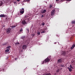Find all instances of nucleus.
Here are the masks:
<instances>
[{"mask_svg":"<svg viewBox=\"0 0 75 75\" xmlns=\"http://www.w3.org/2000/svg\"><path fill=\"white\" fill-rule=\"evenodd\" d=\"M51 59V56H50L49 57H48L47 58L45 59V60L43 61V62H42L41 64H43L44 63H47V62H50Z\"/></svg>","mask_w":75,"mask_h":75,"instance_id":"1","label":"nucleus"},{"mask_svg":"<svg viewBox=\"0 0 75 75\" xmlns=\"http://www.w3.org/2000/svg\"><path fill=\"white\" fill-rule=\"evenodd\" d=\"M0 17H1V18L2 17H6V21L7 22H8V21H10V18H8L7 20V16L6 15L1 14L0 15Z\"/></svg>","mask_w":75,"mask_h":75,"instance_id":"2","label":"nucleus"},{"mask_svg":"<svg viewBox=\"0 0 75 75\" xmlns=\"http://www.w3.org/2000/svg\"><path fill=\"white\" fill-rule=\"evenodd\" d=\"M21 10L20 11V14H23L24 13V9L22 8Z\"/></svg>","mask_w":75,"mask_h":75,"instance_id":"3","label":"nucleus"},{"mask_svg":"<svg viewBox=\"0 0 75 75\" xmlns=\"http://www.w3.org/2000/svg\"><path fill=\"white\" fill-rule=\"evenodd\" d=\"M11 31V28H8L6 30V33L7 34H9L10 33V31Z\"/></svg>","mask_w":75,"mask_h":75,"instance_id":"4","label":"nucleus"},{"mask_svg":"<svg viewBox=\"0 0 75 75\" xmlns=\"http://www.w3.org/2000/svg\"><path fill=\"white\" fill-rule=\"evenodd\" d=\"M55 10L54 9L53 10H52L51 13V16H53L54 15V14H55Z\"/></svg>","mask_w":75,"mask_h":75,"instance_id":"5","label":"nucleus"},{"mask_svg":"<svg viewBox=\"0 0 75 75\" xmlns=\"http://www.w3.org/2000/svg\"><path fill=\"white\" fill-rule=\"evenodd\" d=\"M22 48L23 50H25L27 48V45H23L22 47Z\"/></svg>","mask_w":75,"mask_h":75,"instance_id":"6","label":"nucleus"},{"mask_svg":"<svg viewBox=\"0 0 75 75\" xmlns=\"http://www.w3.org/2000/svg\"><path fill=\"white\" fill-rule=\"evenodd\" d=\"M22 24H27V23L24 20L22 21Z\"/></svg>","mask_w":75,"mask_h":75,"instance_id":"7","label":"nucleus"},{"mask_svg":"<svg viewBox=\"0 0 75 75\" xmlns=\"http://www.w3.org/2000/svg\"><path fill=\"white\" fill-rule=\"evenodd\" d=\"M75 47V45L74 44H73L72 45V46L71 47V50H72L73 49H74V47Z\"/></svg>","mask_w":75,"mask_h":75,"instance_id":"8","label":"nucleus"},{"mask_svg":"<svg viewBox=\"0 0 75 75\" xmlns=\"http://www.w3.org/2000/svg\"><path fill=\"white\" fill-rule=\"evenodd\" d=\"M67 68L69 69V72H71V71H72V69L69 67H68Z\"/></svg>","mask_w":75,"mask_h":75,"instance_id":"9","label":"nucleus"},{"mask_svg":"<svg viewBox=\"0 0 75 75\" xmlns=\"http://www.w3.org/2000/svg\"><path fill=\"white\" fill-rule=\"evenodd\" d=\"M62 69V68H61V69H58L57 70V72H59V71H60V70H61V69Z\"/></svg>","mask_w":75,"mask_h":75,"instance_id":"10","label":"nucleus"},{"mask_svg":"<svg viewBox=\"0 0 75 75\" xmlns=\"http://www.w3.org/2000/svg\"><path fill=\"white\" fill-rule=\"evenodd\" d=\"M62 54L63 55H65V54H66V52L63 51Z\"/></svg>","mask_w":75,"mask_h":75,"instance_id":"11","label":"nucleus"},{"mask_svg":"<svg viewBox=\"0 0 75 75\" xmlns=\"http://www.w3.org/2000/svg\"><path fill=\"white\" fill-rule=\"evenodd\" d=\"M3 2L2 1H0V7H1L2 5H3Z\"/></svg>","mask_w":75,"mask_h":75,"instance_id":"12","label":"nucleus"},{"mask_svg":"<svg viewBox=\"0 0 75 75\" xmlns=\"http://www.w3.org/2000/svg\"><path fill=\"white\" fill-rule=\"evenodd\" d=\"M62 61V60H61V59H59V60H58L57 62L58 63H60V62H61Z\"/></svg>","mask_w":75,"mask_h":75,"instance_id":"13","label":"nucleus"},{"mask_svg":"<svg viewBox=\"0 0 75 75\" xmlns=\"http://www.w3.org/2000/svg\"><path fill=\"white\" fill-rule=\"evenodd\" d=\"M46 12V10H44L43 11H42L41 13H45Z\"/></svg>","mask_w":75,"mask_h":75,"instance_id":"14","label":"nucleus"},{"mask_svg":"<svg viewBox=\"0 0 75 75\" xmlns=\"http://www.w3.org/2000/svg\"><path fill=\"white\" fill-rule=\"evenodd\" d=\"M7 44V42H6L5 43L3 44L2 45H6Z\"/></svg>","mask_w":75,"mask_h":75,"instance_id":"15","label":"nucleus"},{"mask_svg":"<svg viewBox=\"0 0 75 75\" xmlns=\"http://www.w3.org/2000/svg\"><path fill=\"white\" fill-rule=\"evenodd\" d=\"M71 23L72 24H75V21H71Z\"/></svg>","mask_w":75,"mask_h":75,"instance_id":"16","label":"nucleus"},{"mask_svg":"<svg viewBox=\"0 0 75 75\" xmlns=\"http://www.w3.org/2000/svg\"><path fill=\"white\" fill-rule=\"evenodd\" d=\"M60 66L61 67H64V64H61L60 65Z\"/></svg>","mask_w":75,"mask_h":75,"instance_id":"17","label":"nucleus"},{"mask_svg":"<svg viewBox=\"0 0 75 75\" xmlns=\"http://www.w3.org/2000/svg\"><path fill=\"white\" fill-rule=\"evenodd\" d=\"M10 48H11V46H9L7 47L6 49H10Z\"/></svg>","mask_w":75,"mask_h":75,"instance_id":"18","label":"nucleus"},{"mask_svg":"<svg viewBox=\"0 0 75 75\" xmlns=\"http://www.w3.org/2000/svg\"><path fill=\"white\" fill-rule=\"evenodd\" d=\"M9 51V49H7L5 50V52H8Z\"/></svg>","mask_w":75,"mask_h":75,"instance_id":"19","label":"nucleus"},{"mask_svg":"<svg viewBox=\"0 0 75 75\" xmlns=\"http://www.w3.org/2000/svg\"><path fill=\"white\" fill-rule=\"evenodd\" d=\"M25 38V36H23L21 37V39H24V38Z\"/></svg>","mask_w":75,"mask_h":75,"instance_id":"20","label":"nucleus"},{"mask_svg":"<svg viewBox=\"0 0 75 75\" xmlns=\"http://www.w3.org/2000/svg\"><path fill=\"white\" fill-rule=\"evenodd\" d=\"M23 31V28H21L20 30V32H21V31Z\"/></svg>","mask_w":75,"mask_h":75,"instance_id":"21","label":"nucleus"},{"mask_svg":"<svg viewBox=\"0 0 75 75\" xmlns=\"http://www.w3.org/2000/svg\"><path fill=\"white\" fill-rule=\"evenodd\" d=\"M11 27L12 28H15V27H16V25H14V26H11Z\"/></svg>","mask_w":75,"mask_h":75,"instance_id":"22","label":"nucleus"},{"mask_svg":"<svg viewBox=\"0 0 75 75\" xmlns=\"http://www.w3.org/2000/svg\"><path fill=\"white\" fill-rule=\"evenodd\" d=\"M42 25H45V23H42Z\"/></svg>","mask_w":75,"mask_h":75,"instance_id":"23","label":"nucleus"},{"mask_svg":"<svg viewBox=\"0 0 75 75\" xmlns=\"http://www.w3.org/2000/svg\"><path fill=\"white\" fill-rule=\"evenodd\" d=\"M70 67L72 69H74V68L72 67V65H70Z\"/></svg>","mask_w":75,"mask_h":75,"instance_id":"24","label":"nucleus"},{"mask_svg":"<svg viewBox=\"0 0 75 75\" xmlns=\"http://www.w3.org/2000/svg\"><path fill=\"white\" fill-rule=\"evenodd\" d=\"M37 34H38V35H40V32H38L37 33Z\"/></svg>","mask_w":75,"mask_h":75,"instance_id":"25","label":"nucleus"},{"mask_svg":"<svg viewBox=\"0 0 75 75\" xmlns=\"http://www.w3.org/2000/svg\"><path fill=\"white\" fill-rule=\"evenodd\" d=\"M19 43L18 42H17V43H15V44H16V45H18V44H19Z\"/></svg>","mask_w":75,"mask_h":75,"instance_id":"26","label":"nucleus"},{"mask_svg":"<svg viewBox=\"0 0 75 75\" xmlns=\"http://www.w3.org/2000/svg\"><path fill=\"white\" fill-rule=\"evenodd\" d=\"M6 1H7L6 3H8V2L10 1V0H6Z\"/></svg>","mask_w":75,"mask_h":75,"instance_id":"27","label":"nucleus"},{"mask_svg":"<svg viewBox=\"0 0 75 75\" xmlns=\"http://www.w3.org/2000/svg\"><path fill=\"white\" fill-rule=\"evenodd\" d=\"M41 34H43V33H45V31H43L41 32Z\"/></svg>","mask_w":75,"mask_h":75,"instance_id":"28","label":"nucleus"},{"mask_svg":"<svg viewBox=\"0 0 75 75\" xmlns=\"http://www.w3.org/2000/svg\"><path fill=\"white\" fill-rule=\"evenodd\" d=\"M52 7V5H51L50 6V8H51V7Z\"/></svg>","mask_w":75,"mask_h":75,"instance_id":"29","label":"nucleus"},{"mask_svg":"<svg viewBox=\"0 0 75 75\" xmlns=\"http://www.w3.org/2000/svg\"><path fill=\"white\" fill-rule=\"evenodd\" d=\"M27 30L28 31V33H29V29H27Z\"/></svg>","mask_w":75,"mask_h":75,"instance_id":"30","label":"nucleus"},{"mask_svg":"<svg viewBox=\"0 0 75 75\" xmlns=\"http://www.w3.org/2000/svg\"><path fill=\"white\" fill-rule=\"evenodd\" d=\"M63 2V1H65V0H61Z\"/></svg>","mask_w":75,"mask_h":75,"instance_id":"31","label":"nucleus"},{"mask_svg":"<svg viewBox=\"0 0 75 75\" xmlns=\"http://www.w3.org/2000/svg\"><path fill=\"white\" fill-rule=\"evenodd\" d=\"M20 32L19 33V34H21V33H23V32H22V33L21 32Z\"/></svg>","mask_w":75,"mask_h":75,"instance_id":"32","label":"nucleus"},{"mask_svg":"<svg viewBox=\"0 0 75 75\" xmlns=\"http://www.w3.org/2000/svg\"><path fill=\"white\" fill-rule=\"evenodd\" d=\"M8 56L6 57V59H8Z\"/></svg>","mask_w":75,"mask_h":75,"instance_id":"33","label":"nucleus"},{"mask_svg":"<svg viewBox=\"0 0 75 75\" xmlns=\"http://www.w3.org/2000/svg\"><path fill=\"white\" fill-rule=\"evenodd\" d=\"M27 17V15H25L24 16L25 18H26Z\"/></svg>","mask_w":75,"mask_h":75,"instance_id":"34","label":"nucleus"},{"mask_svg":"<svg viewBox=\"0 0 75 75\" xmlns=\"http://www.w3.org/2000/svg\"><path fill=\"white\" fill-rule=\"evenodd\" d=\"M20 1V0H17V1H18V2Z\"/></svg>","mask_w":75,"mask_h":75,"instance_id":"35","label":"nucleus"},{"mask_svg":"<svg viewBox=\"0 0 75 75\" xmlns=\"http://www.w3.org/2000/svg\"><path fill=\"white\" fill-rule=\"evenodd\" d=\"M66 1H71V0H65Z\"/></svg>","mask_w":75,"mask_h":75,"instance_id":"36","label":"nucleus"},{"mask_svg":"<svg viewBox=\"0 0 75 75\" xmlns=\"http://www.w3.org/2000/svg\"><path fill=\"white\" fill-rule=\"evenodd\" d=\"M44 17V16L43 15H42L41 16V17Z\"/></svg>","mask_w":75,"mask_h":75,"instance_id":"37","label":"nucleus"},{"mask_svg":"<svg viewBox=\"0 0 75 75\" xmlns=\"http://www.w3.org/2000/svg\"><path fill=\"white\" fill-rule=\"evenodd\" d=\"M27 1H30V0H26Z\"/></svg>","mask_w":75,"mask_h":75,"instance_id":"38","label":"nucleus"},{"mask_svg":"<svg viewBox=\"0 0 75 75\" xmlns=\"http://www.w3.org/2000/svg\"><path fill=\"white\" fill-rule=\"evenodd\" d=\"M59 0H56V1H59Z\"/></svg>","mask_w":75,"mask_h":75,"instance_id":"39","label":"nucleus"},{"mask_svg":"<svg viewBox=\"0 0 75 75\" xmlns=\"http://www.w3.org/2000/svg\"><path fill=\"white\" fill-rule=\"evenodd\" d=\"M15 60H17V58L15 59Z\"/></svg>","mask_w":75,"mask_h":75,"instance_id":"40","label":"nucleus"},{"mask_svg":"<svg viewBox=\"0 0 75 75\" xmlns=\"http://www.w3.org/2000/svg\"><path fill=\"white\" fill-rule=\"evenodd\" d=\"M16 3V2H14V3Z\"/></svg>","mask_w":75,"mask_h":75,"instance_id":"41","label":"nucleus"},{"mask_svg":"<svg viewBox=\"0 0 75 75\" xmlns=\"http://www.w3.org/2000/svg\"><path fill=\"white\" fill-rule=\"evenodd\" d=\"M42 31H44V30H42Z\"/></svg>","mask_w":75,"mask_h":75,"instance_id":"42","label":"nucleus"},{"mask_svg":"<svg viewBox=\"0 0 75 75\" xmlns=\"http://www.w3.org/2000/svg\"><path fill=\"white\" fill-rule=\"evenodd\" d=\"M57 36V37H59V36Z\"/></svg>","mask_w":75,"mask_h":75,"instance_id":"43","label":"nucleus"},{"mask_svg":"<svg viewBox=\"0 0 75 75\" xmlns=\"http://www.w3.org/2000/svg\"><path fill=\"white\" fill-rule=\"evenodd\" d=\"M34 36V35H33V36Z\"/></svg>","mask_w":75,"mask_h":75,"instance_id":"44","label":"nucleus"}]
</instances>
